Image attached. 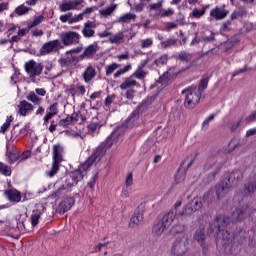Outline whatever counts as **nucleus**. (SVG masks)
Instances as JSON below:
<instances>
[{"instance_id":"nucleus-1","label":"nucleus","mask_w":256,"mask_h":256,"mask_svg":"<svg viewBox=\"0 0 256 256\" xmlns=\"http://www.w3.org/2000/svg\"><path fill=\"white\" fill-rule=\"evenodd\" d=\"M119 131H121V128H117L110 137L107 138L105 142H103L94 152V154L91 156L90 160H88L86 163H89V166L91 165V161L93 159H100L107 153V149H111L115 143H117V135H119Z\"/></svg>"},{"instance_id":"nucleus-2","label":"nucleus","mask_w":256,"mask_h":256,"mask_svg":"<svg viewBox=\"0 0 256 256\" xmlns=\"http://www.w3.org/2000/svg\"><path fill=\"white\" fill-rule=\"evenodd\" d=\"M227 225H229V218L225 216H218L211 225V229L222 237L223 241H227L229 237H231L229 231L225 230Z\"/></svg>"},{"instance_id":"nucleus-3","label":"nucleus","mask_w":256,"mask_h":256,"mask_svg":"<svg viewBox=\"0 0 256 256\" xmlns=\"http://www.w3.org/2000/svg\"><path fill=\"white\" fill-rule=\"evenodd\" d=\"M53 162L51 169L47 172L49 177H55L59 173V167L63 162V146L61 144H55L52 150Z\"/></svg>"},{"instance_id":"nucleus-4","label":"nucleus","mask_w":256,"mask_h":256,"mask_svg":"<svg viewBox=\"0 0 256 256\" xmlns=\"http://www.w3.org/2000/svg\"><path fill=\"white\" fill-rule=\"evenodd\" d=\"M182 93L185 95L184 105L187 109H195L201 101V92L197 87H190L184 90Z\"/></svg>"},{"instance_id":"nucleus-5","label":"nucleus","mask_w":256,"mask_h":256,"mask_svg":"<svg viewBox=\"0 0 256 256\" xmlns=\"http://www.w3.org/2000/svg\"><path fill=\"white\" fill-rule=\"evenodd\" d=\"M89 169V162H85L78 170L72 172L66 178V184L63 186L64 189H71L75 187L85 177V171Z\"/></svg>"},{"instance_id":"nucleus-6","label":"nucleus","mask_w":256,"mask_h":256,"mask_svg":"<svg viewBox=\"0 0 256 256\" xmlns=\"http://www.w3.org/2000/svg\"><path fill=\"white\" fill-rule=\"evenodd\" d=\"M25 71L29 75L30 79H35L43 73V64L37 63L34 60H29L25 63Z\"/></svg>"},{"instance_id":"nucleus-7","label":"nucleus","mask_w":256,"mask_h":256,"mask_svg":"<svg viewBox=\"0 0 256 256\" xmlns=\"http://www.w3.org/2000/svg\"><path fill=\"white\" fill-rule=\"evenodd\" d=\"M189 242H187V238L185 235L182 240H176L172 246L171 253L175 256H185L187 254V246Z\"/></svg>"},{"instance_id":"nucleus-8","label":"nucleus","mask_w":256,"mask_h":256,"mask_svg":"<svg viewBox=\"0 0 256 256\" xmlns=\"http://www.w3.org/2000/svg\"><path fill=\"white\" fill-rule=\"evenodd\" d=\"M45 95H47V90L44 88H36L35 91H30L27 94L26 99L30 101V103H33V105H41L43 102V98L41 97H45Z\"/></svg>"},{"instance_id":"nucleus-9","label":"nucleus","mask_w":256,"mask_h":256,"mask_svg":"<svg viewBox=\"0 0 256 256\" xmlns=\"http://www.w3.org/2000/svg\"><path fill=\"white\" fill-rule=\"evenodd\" d=\"M59 49H63V45L60 40H52L43 44L40 49V55H49L55 51H59Z\"/></svg>"},{"instance_id":"nucleus-10","label":"nucleus","mask_w":256,"mask_h":256,"mask_svg":"<svg viewBox=\"0 0 256 256\" xmlns=\"http://www.w3.org/2000/svg\"><path fill=\"white\" fill-rule=\"evenodd\" d=\"M60 38L63 45L69 46L77 45V43H79V39H81V36L77 32L69 31L62 33Z\"/></svg>"},{"instance_id":"nucleus-11","label":"nucleus","mask_w":256,"mask_h":256,"mask_svg":"<svg viewBox=\"0 0 256 256\" xmlns=\"http://www.w3.org/2000/svg\"><path fill=\"white\" fill-rule=\"evenodd\" d=\"M84 1L83 0H65L62 1L59 5V11L61 13H67V11H75L79 9L80 5H83Z\"/></svg>"},{"instance_id":"nucleus-12","label":"nucleus","mask_w":256,"mask_h":256,"mask_svg":"<svg viewBox=\"0 0 256 256\" xmlns=\"http://www.w3.org/2000/svg\"><path fill=\"white\" fill-rule=\"evenodd\" d=\"M17 109L18 115H21V117H27V115H31V113L35 111V106L27 100H22L19 102Z\"/></svg>"},{"instance_id":"nucleus-13","label":"nucleus","mask_w":256,"mask_h":256,"mask_svg":"<svg viewBox=\"0 0 256 256\" xmlns=\"http://www.w3.org/2000/svg\"><path fill=\"white\" fill-rule=\"evenodd\" d=\"M203 207V201L199 197H195L190 204L188 205L187 208H185L181 215H191V213L195 211H199V209H202Z\"/></svg>"},{"instance_id":"nucleus-14","label":"nucleus","mask_w":256,"mask_h":256,"mask_svg":"<svg viewBox=\"0 0 256 256\" xmlns=\"http://www.w3.org/2000/svg\"><path fill=\"white\" fill-rule=\"evenodd\" d=\"M145 208L143 205L139 206L137 210L134 212L130 219L129 227H137V225H141L143 223V215Z\"/></svg>"},{"instance_id":"nucleus-15","label":"nucleus","mask_w":256,"mask_h":256,"mask_svg":"<svg viewBox=\"0 0 256 256\" xmlns=\"http://www.w3.org/2000/svg\"><path fill=\"white\" fill-rule=\"evenodd\" d=\"M229 15V11L223 7L216 6L210 10V17L215 21H223Z\"/></svg>"},{"instance_id":"nucleus-16","label":"nucleus","mask_w":256,"mask_h":256,"mask_svg":"<svg viewBox=\"0 0 256 256\" xmlns=\"http://www.w3.org/2000/svg\"><path fill=\"white\" fill-rule=\"evenodd\" d=\"M95 77H97V70L90 64L85 68L84 73H82V79L84 83H91Z\"/></svg>"},{"instance_id":"nucleus-17","label":"nucleus","mask_w":256,"mask_h":256,"mask_svg":"<svg viewBox=\"0 0 256 256\" xmlns=\"http://www.w3.org/2000/svg\"><path fill=\"white\" fill-rule=\"evenodd\" d=\"M4 195L11 203H19L21 201V192L17 189L9 188L4 191Z\"/></svg>"},{"instance_id":"nucleus-18","label":"nucleus","mask_w":256,"mask_h":256,"mask_svg":"<svg viewBox=\"0 0 256 256\" xmlns=\"http://www.w3.org/2000/svg\"><path fill=\"white\" fill-rule=\"evenodd\" d=\"M247 217V209L241 207L237 208L233 213H232V218L231 221L232 223H237L239 221H243Z\"/></svg>"},{"instance_id":"nucleus-19","label":"nucleus","mask_w":256,"mask_h":256,"mask_svg":"<svg viewBox=\"0 0 256 256\" xmlns=\"http://www.w3.org/2000/svg\"><path fill=\"white\" fill-rule=\"evenodd\" d=\"M95 27H97V24H95V22L87 21L82 29V34L85 37H93L95 35V30H93L95 29Z\"/></svg>"},{"instance_id":"nucleus-20","label":"nucleus","mask_w":256,"mask_h":256,"mask_svg":"<svg viewBox=\"0 0 256 256\" xmlns=\"http://www.w3.org/2000/svg\"><path fill=\"white\" fill-rule=\"evenodd\" d=\"M73 205H75V198H66L59 205V213H67V211H69Z\"/></svg>"},{"instance_id":"nucleus-21","label":"nucleus","mask_w":256,"mask_h":256,"mask_svg":"<svg viewBox=\"0 0 256 256\" xmlns=\"http://www.w3.org/2000/svg\"><path fill=\"white\" fill-rule=\"evenodd\" d=\"M117 7H118L117 4L112 3L108 7H104L102 9H100L99 15L101 17H104L105 19H107L108 17H111V15H113V13H115V11H117Z\"/></svg>"},{"instance_id":"nucleus-22","label":"nucleus","mask_w":256,"mask_h":256,"mask_svg":"<svg viewBox=\"0 0 256 256\" xmlns=\"http://www.w3.org/2000/svg\"><path fill=\"white\" fill-rule=\"evenodd\" d=\"M176 215L177 213L175 211H170L162 217V220L160 222L165 226L166 229H168V227H171V225H173V221H175Z\"/></svg>"},{"instance_id":"nucleus-23","label":"nucleus","mask_w":256,"mask_h":256,"mask_svg":"<svg viewBox=\"0 0 256 256\" xmlns=\"http://www.w3.org/2000/svg\"><path fill=\"white\" fill-rule=\"evenodd\" d=\"M109 41L113 45H121L122 43H125V33L121 31L116 34H112L109 37Z\"/></svg>"},{"instance_id":"nucleus-24","label":"nucleus","mask_w":256,"mask_h":256,"mask_svg":"<svg viewBox=\"0 0 256 256\" xmlns=\"http://www.w3.org/2000/svg\"><path fill=\"white\" fill-rule=\"evenodd\" d=\"M29 31H31V28H29V26L26 28H19L17 35L12 36V38H11L12 43H19V41H21V39H23V37L27 36Z\"/></svg>"},{"instance_id":"nucleus-25","label":"nucleus","mask_w":256,"mask_h":256,"mask_svg":"<svg viewBox=\"0 0 256 256\" xmlns=\"http://www.w3.org/2000/svg\"><path fill=\"white\" fill-rule=\"evenodd\" d=\"M229 185L227 183L222 182L221 184H218L216 186V195L218 199H221L222 197H225L227 193H229Z\"/></svg>"},{"instance_id":"nucleus-26","label":"nucleus","mask_w":256,"mask_h":256,"mask_svg":"<svg viewBox=\"0 0 256 256\" xmlns=\"http://www.w3.org/2000/svg\"><path fill=\"white\" fill-rule=\"evenodd\" d=\"M243 179V172L236 170L229 174L228 182L230 185H236L237 181H241Z\"/></svg>"},{"instance_id":"nucleus-27","label":"nucleus","mask_w":256,"mask_h":256,"mask_svg":"<svg viewBox=\"0 0 256 256\" xmlns=\"http://www.w3.org/2000/svg\"><path fill=\"white\" fill-rule=\"evenodd\" d=\"M194 241H197L201 247L205 245V229L200 228L194 233Z\"/></svg>"},{"instance_id":"nucleus-28","label":"nucleus","mask_w":256,"mask_h":256,"mask_svg":"<svg viewBox=\"0 0 256 256\" xmlns=\"http://www.w3.org/2000/svg\"><path fill=\"white\" fill-rule=\"evenodd\" d=\"M135 19H137L136 14L126 13L118 18V23H131V21H135Z\"/></svg>"},{"instance_id":"nucleus-29","label":"nucleus","mask_w":256,"mask_h":256,"mask_svg":"<svg viewBox=\"0 0 256 256\" xmlns=\"http://www.w3.org/2000/svg\"><path fill=\"white\" fill-rule=\"evenodd\" d=\"M137 86V82L135 81V79H133L132 76H130L129 78H127L121 85H120V89L125 90V89H131V87H135Z\"/></svg>"},{"instance_id":"nucleus-30","label":"nucleus","mask_w":256,"mask_h":256,"mask_svg":"<svg viewBox=\"0 0 256 256\" xmlns=\"http://www.w3.org/2000/svg\"><path fill=\"white\" fill-rule=\"evenodd\" d=\"M95 53H97V44H91L86 48L81 56V59L85 57H91L92 55H95Z\"/></svg>"},{"instance_id":"nucleus-31","label":"nucleus","mask_w":256,"mask_h":256,"mask_svg":"<svg viewBox=\"0 0 256 256\" xmlns=\"http://www.w3.org/2000/svg\"><path fill=\"white\" fill-rule=\"evenodd\" d=\"M167 228L163 225V223L160 221L157 224L154 225L152 233H154L157 237L163 235L165 233V230Z\"/></svg>"},{"instance_id":"nucleus-32","label":"nucleus","mask_w":256,"mask_h":256,"mask_svg":"<svg viewBox=\"0 0 256 256\" xmlns=\"http://www.w3.org/2000/svg\"><path fill=\"white\" fill-rule=\"evenodd\" d=\"M119 67H121V65L117 63H112L110 65H107L105 67L106 77H110V75H113V73H115V71H117Z\"/></svg>"},{"instance_id":"nucleus-33","label":"nucleus","mask_w":256,"mask_h":256,"mask_svg":"<svg viewBox=\"0 0 256 256\" xmlns=\"http://www.w3.org/2000/svg\"><path fill=\"white\" fill-rule=\"evenodd\" d=\"M45 21V16L40 15V16H35L33 21L28 24L29 29H33L34 27H37L41 25Z\"/></svg>"},{"instance_id":"nucleus-34","label":"nucleus","mask_w":256,"mask_h":256,"mask_svg":"<svg viewBox=\"0 0 256 256\" xmlns=\"http://www.w3.org/2000/svg\"><path fill=\"white\" fill-rule=\"evenodd\" d=\"M131 69H132L131 64H128V65L124 66L122 69L117 70L113 75L114 79H119V77H121V75H125V73H129V71H131Z\"/></svg>"},{"instance_id":"nucleus-35","label":"nucleus","mask_w":256,"mask_h":256,"mask_svg":"<svg viewBox=\"0 0 256 256\" xmlns=\"http://www.w3.org/2000/svg\"><path fill=\"white\" fill-rule=\"evenodd\" d=\"M11 123H13V116H7L6 122L0 127V133H7L9 127H11Z\"/></svg>"},{"instance_id":"nucleus-36","label":"nucleus","mask_w":256,"mask_h":256,"mask_svg":"<svg viewBox=\"0 0 256 256\" xmlns=\"http://www.w3.org/2000/svg\"><path fill=\"white\" fill-rule=\"evenodd\" d=\"M256 183L250 182L244 186V195H253L255 193Z\"/></svg>"},{"instance_id":"nucleus-37","label":"nucleus","mask_w":256,"mask_h":256,"mask_svg":"<svg viewBox=\"0 0 256 256\" xmlns=\"http://www.w3.org/2000/svg\"><path fill=\"white\" fill-rule=\"evenodd\" d=\"M29 11H31V8L22 4L18 7H16L14 13H16V15H19V17H21L23 15H27V13H29Z\"/></svg>"},{"instance_id":"nucleus-38","label":"nucleus","mask_w":256,"mask_h":256,"mask_svg":"<svg viewBox=\"0 0 256 256\" xmlns=\"http://www.w3.org/2000/svg\"><path fill=\"white\" fill-rule=\"evenodd\" d=\"M0 173L1 175H5V177H11V167L3 162H0Z\"/></svg>"},{"instance_id":"nucleus-39","label":"nucleus","mask_w":256,"mask_h":256,"mask_svg":"<svg viewBox=\"0 0 256 256\" xmlns=\"http://www.w3.org/2000/svg\"><path fill=\"white\" fill-rule=\"evenodd\" d=\"M70 117L72 119V123H83L86 119L80 112H74Z\"/></svg>"},{"instance_id":"nucleus-40","label":"nucleus","mask_w":256,"mask_h":256,"mask_svg":"<svg viewBox=\"0 0 256 256\" xmlns=\"http://www.w3.org/2000/svg\"><path fill=\"white\" fill-rule=\"evenodd\" d=\"M8 163H15L19 161V153L17 151L12 150L7 153Z\"/></svg>"},{"instance_id":"nucleus-41","label":"nucleus","mask_w":256,"mask_h":256,"mask_svg":"<svg viewBox=\"0 0 256 256\" xmlns=\"http://www.w3.org/2000/svg\"><path fill=\"white\" fill-rule=\"evenodd\" d=\"M183 181H185V169L180 168L175 174V182L183 183Z\"/></svg>"},{"instance_id":"nucleus-42","label":"nucleus","mask_w":256,"mask_h":256,"mask_svg":"<svg viewBox=\"0 0 256 256\" xmlns=\"http://www.w3.org/2000/svg\"><path fill=\"white\" fill-rule=\"evenodd\" d=\"M185 225L178 223L172 227V233L179 235L181 233H185Z\"/></svg>"},{"instance_id":"nucleus-43","label":"nucleus","mask_w":256,"mask_h":256,"mask_svg":"<svg viewBox=\"0 0 256 256\" xmlns=\"http://www.w3.org/2000/svg\"><path fill=\"white\" fill-rule=\"evenodd\" d=\"M153 45V39H142L140 40V47L141 49H149Z\"/></svg>"},{"instance_id":"nucleus-44","label":"nucleus","mask_w":256,"mask_h":256,"mask_svg":"<svg viewBox=\"0 0 256 256\" xmlns=\"http://www.w3.org/2000/svg\"><path fill=\"white\" fill-rule=\"evenodd\" d=\"M39 219H41V213L33 212L31 216L32 227H37V225H39Z\"/></svg>"},{"instance_id":"nucleus-45","label":"nucleus","mask_w":256,"mask_h":256,"mask_svg":"<svg viewBox=\"0 0 256 256\" xmlns=\"http://www.w3.org/2000/svg\"><path fill=\"white\" fill-rule=\"evenodd\" d=\"M195 157H197L196 154H191L190 156L186 157V159L183 162V165H186L187 169L195 163Z\"/></svg>"},{"instance_id":"nucleus-46","label":"nucleus","mask_w":256,"mask_h":256,"mask_svg":"<svg viewBox=\"0 0 256 256\" xmlns=\"http://www.w3.org/2000/svg\"><path fill=\"white\" fill-rule=\"evenodd\" d=\"M79 21H83V14L70 15L69 25H73V23H79Z\"/></svg>"},{"instance_id":"nucleus-47","label":"nucleus","mask_w":256,"mask_h":256,"mask_svg":"<svg viewBox=\"0 0 256 256\" xmlns=\"http://www.w3.org/2000/svg\"><path fill=\"white\" fill-rule=\"evenodd\" d=\"M98 129H99V123L97 122H92L88 125V133H90V135L97 133Z\"/></svg>"},{"instance_id":"nucleus-48","label":"nucleus","mask_w":256,"mask_h":256,"mask_svg":"<svg viewBox=\"0 0 256 256\" xmlns=\"http://www.w3.org/2000/svg\"><path fill=\"white\" fill-rule=\"evenodd\" d=\"M161 7H163V1H159L157 3H152L149 5L150 11H161Z\"/></svg>"},{"instance_id":"nucleus-49","label":"nucleus","mask_w":256,"mask_h":256,"mask_svg":"<svg viewBox=\"0 0 256 256\" xmlns=\"http://www.w3.org/2000/svg\"><path fill=\"white\" fill-rule=\"evenodd\" d=\"M132 77H136V79H143L144 77H147V73H145L143 69H138L133 73Z\"/></svg>"},{"instance_id":"nucleus-50","label":"nucleus","mask_w":256,"mask_h":256,"mask_svg":"<svg viewBox=\"0 0 256 256\" xmlns=\"http://www.w3.org/2000/svg\"><path fill=\"white\" fill-rule=\"evenodd\" d=\"M172 15H175V10L169 8L167 10H163L161 13H160V17L161 18H165V17H172Z\"/></svg>"},{"instance_id":"nucleus-51","label":"nucleus","mask_w":256,"mask_h":256,"mask_svg":"<svg viewBox=\"0 0 256 256\" xmlns=\"http://www.w3.org/2000/svg\"><path fill=\"white\" fill-rule=\"evenodd\" d=\"M71 123H73V119L71 118V116H68L65 119L59 121L60 127H67L68 125H71Z\"/></svg>"},{"instance_id":"nucleus-52","label":"nucleus","mask_w":256,"mask_h":256,"mask_svg":"<svg viewBox=\"0 0 256 256\" xmlns=\"http://www.w3.org/2000/svg\"><path fill=\"white\" fill-rule=\"evenodd\" d=\"M59 65H61L62 67H69V65H71V59L69 57L66 58H60L58 60Z\"/></svg>"},{"instance_id":"nucleus-53","label":"nucleus","mask_w":256,"mask_h":256,"mask_svg":"<svg viewBox=\"0 0 256 256\" xmlns=\"http://www.w3.org/2000/svg\"><path fill=\"white\" fill-rule=\"evenodd\" d=\"M203 15H205V10L194 9L192 11V17L195 19H200V17H203Z\"/></svg>"},{"instance_id":"nucleus-54","label":"nucleus","mask_w":256,"mask_h":256,"mask_svg":"<svg viewBox=\"0 0 256 256\" xmlns=\"http://www.w3.org/2000/svg\"><path fill=\"white\" fill-rule=\"evenodd\" d=\"M49 113L52 115H57L59 113V104L58 103H53L49 107Z\"/></svg>"},{"instance_id":"nucleus-55","label":"nucleus","mask_w":256,"mask_h":256,"mask_svg":"<svg viewBox=\"0 0 256 256\" xmlns=\"http://www.w3.org/2000/svg\"><path fill=\"white\" fill-rule=\"evenodd\" d=\"M125 185L126 187H131V185H133V173L129 172L126 175Z\"/></svg>"},{"instance_id":"nucleus-56","label":"nucleus","mask_w":256,"mask_h":256,"mask_svg":"<svg viewBox=\"0 0 256 256\" xmlns=\"http://www.w3.org/2000/svg\"><path fill=\"white\" fill-rule=\"evenodd\" d=\"M208 84L209 82L207 81V79L201 80L197 88L199 90V93H202V91H205V88L207 87Z\"/></svg>"},{"instance_id":"nucleus-57","label":"nucleus","mask_w":256,"mask_h":256,"mask_svg":"<svg viewBox=\"0 0 256 256\" xmlns=\"http://www.w3.org/2000/svg\"><path fill=\"white\" fill-rule=\"evenodd\" d=\"M73 15V13H68L60 16V21L61 23H68L69 24V19Z\"/></svg>"},{"instance_id":"nucleus-58","label":"nucleus","mask_w":256,"mask_h":256,"mask_svg":"<svg viewBox=\"0 0 256 256\" xmlns=\"http://www.w3.org/2000/svg\"><path fill=\"white\" fill-rule=\"evenodd\" d=\"M50 199H59L61 197V188L50 194Z\"/></svg>"},{"instance_id":"nucleus-59","label":"nucleus","mask_w":256,"mask_h":256,"mask_svg":"<svg viewBox=\"0 0 256 256\" xmlns=\"http://www.w3.org/2000/svg\"><path fill=\"white\" fill-rule=\"evenodd\" d=\"M31 34H32V37H43L44 35L43 30L41 29L32 30Z\"/></svg>"},{"instance_id":"nucleus-60","label":"nucleus","mask_w":256,"mask_h":256,"mask_svg":"<svg viewBox=\"0 0 256 256\" xmlns=\"http://www.w3.org/2000/svg\"><path fill=\"white\" fill-rule=\"evenodd\" d=\"M173 29H177V23H175V22H167L166 23V31H171Z\"/></svg>"},{"instance_id":"nucleus-61","label":"nucleus","mask_w":256,"mask_h":256,"mask_svg":"<svg viewBox=\"0 0 256 256\" xmlns=\"http://www.w3.org/2000/svg\"><path fill=\"white\" fill-rule=\"evenodd\" d=\"M4 11H9V2L0 3V13H3Z\"/></svg>"},{"instance_id":"nucleus-62","label":"nucleus","mask_w":256,"mask_h":256,"mask_svg":"<svg viewBox=\"0 0 256 256\" xmlns=\"http://www.w3.org/2000/svg\"><path fill=\"white\" fill-rule=\"evenodd\" d=\"M134 97H135V90H133V89L127 90L126 99L132 100V99H134Z\"/></svg>"},{"instance_id":"nucleus-63","label":"nucleus","mask_w":256,"mask_h":256,"mask_svg":"<svg viewBox=\"0 0 256 256\" xmlns=\"http://www.w3.org/2000/svg\"><path fill=\"white\" fill-rule=\"evenodd\" d=\"M256 121V111L246 118V123H253Z\"/></svg>"},{"instance_id":"nucleus-64","label":"nucleus","mask_w":256,"mask_h":256,"mask_svg":"<svg viewBox=\"0 0 256 256\" xmlns=\"http://www.w3.org/2000/svg\"><path fill=\"white\" fill-rule=\"evenodd\" d=\"M77 92L79 95H85V93L87 92V90L85 89V86L83 85H79L77 87Z\"/></svg>"}]
</instances>
